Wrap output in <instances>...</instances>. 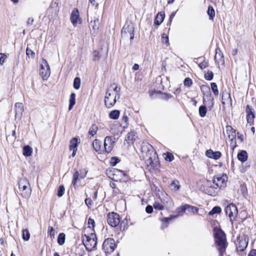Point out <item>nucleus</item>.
Wrapping results in <instances>:
<instances>
[{
	"instance_id": "nucleus-6",
	"label": "nucleus",
	"mask_w": 256,
	"mask_h": 256,
	"mask_svg": "<svg viewBox=\"0 0 256 256\" xmlns=\"http://www.w3.org/2000/svg\"><path fill=\"white\" fill-rule=\"evenodd\" d=\"M50 74V67L48 62L42 60L40 69V75L44 80H46Z\"/></svg>"
},
{
	"instance_id": "nucleus-11",
	"label": "nucleus",
	"mask_w": 256,
	"mask_h": 256,
	"mask_svg": "<svg viewBox=\"0 0 256 256\" xmlns=\"http://www.w3.org/2000/svg\"><path fill=\"white\" fill-rule=\"evenodd\" d=\"M15 110V120H20L22 118V112L24 111V108L22 103L16 102L14 105Z\"/></svg>"
},
{
	"instance_id": "nucleus-9",
	"label": "nucleus",
	"mask_w": 256,
	"mask_h": 256,
	"mask_svg": "<svg viewBox=\"0 0 256 256\" xmlns=\"http://www.w3.org/2000/svg\"><path fill=\"white\" fill-rule=\"evenodd\" d=\"M115 138L112 136H107L104 140V148L105 152L110 153L112 150L115 143Z\"/></svg>"
},
{
	"instance_id": "nucleus-60",
	"label": "nucleus",
	"mask_w": 256,
	"mask_h": 256,
	"mask_svg": "<svg viewBox=\"0 0 256 256\" xmlns=\"http://www.w3.org/2000/svg\"><path fill=\"white\" fill-rule=\"evenodd\" d=\"M174 158L173 154L170 152H167L166 160L168 162H172Z\"/></svg>"
},
{
	"instance_id": "nucleus-32",
	"label": "nucleus",
	"mask_w": 256,
	"mask_h": 256,
	"mask_svg": "<svg viewBox=\"0 0 256 256\" xmlns=\"http://www.w3.org/2000/svg\"><path fill=\"white\" fill-rule=\"evenodd\" d=\"M120 112L118 110H113L109 114V117L112 120H117L120 116Z\"/></svg>"
},
{
	"instance_id": "nucleus-48",
	"label": "nucleus",
	"mask_w": 256,
	"mask_h": 256,
	"mask_svg": "<svg viewBox=\"0 0 256 256\" xmlns=\"http://www.w3.org/2000/svg\"><path fill=\"white\" fill-rule=\"evenodd\" d=\"M30 234L28 230H22V238L24 240H29Z\"/></svg>"
},
{
	"instance_id": "nucleus-24",
	"label": "nucleus",
	"mask_w": 256,
	"mask_h": 256,
	"mask_svg": "<svg viewBox=\"0 0 256 256\" xmlns=\"http://www.w3.org/2000/svg\"><path fill=\"white\" fill-rule=\"evenodd\" d=\"M226 133L229 138H234L236 137V130L232 126L228 125L226 127Z\"/></svg>"
},
{
	"instance_id": "nucleus-37",
	"label": "nucleus",
	"mask_w": 256,
	"mask_h": 256,
	"mask_svg": "<svg viewBox=\"0 0 256 256\" xmlns=\"http://www.w3.org/2000/svg\"><path fill=\"white\" fill-rule=\"evenodd\" d=\"M222 209L218 206H214L212 210L208 212V215L213 216L214 214H218L220 213Z\"/></svg>"
},
{
	"instance_id": "nucleus-39",
	"label": "nucleus",
	"mask_w": 256,
	"mask_h": 256,
	"mask_svg": "<svg viewBox=\"0 0 256 256\" xmlns=\"http://www.w3.org/2000/svg\"><path fill=\"white\" fill-rule=\"evenodd\" d=\"M74 88L76 90H78L80 86V79L78 77H76L74 80Z\"/></svg>"
},
{
	"instance_id": "nucleus-46",
	"label": "nucleus",
	"mask_w": 256,
	"mask_h": 256,
	"mask_svg": "<svg viewBox=\"0 0 256 256\" xmlns=\"http://www.w3.org/2000/svg\"><path fill=\"white\" fill-rule=\"evenodd\" d=\"M64 190H65V189H64V186H62V185L58 187V194H57L58 196V197H62L64 194Z\"/></svg>"
},
{
	"instance_id": "nucleus-55",
	"label": "nucleus",
	"mask_w": 256,
	"mask_h": 256,
	"mask_svg": "<svg viewBox=\"0 0 256 256\" xmlns=\"http://www.w3.org/2000/svg\"><path fill=\"white\" fill-rule=\"evenodd\" d=\"M122 120L125 122V126H124V128L128 127V118L126 115V112L124 113V114L122 116Z\"/></svg>"
},
{
	"instance_id": "nucleus-18",
	"label": "nucleus",
	"mask_w": 256,
	"mask_h": 256,
	"mask_svg": "<svg viewBox=\"0 0 256 256\" xmlns=\"http://www.w3.org/2000/svg\"><path fill=\"white\" fill-rule=\"evenodd\" d=\"M141 150L142 153H146V156H148L149 154L150 155L153 154L154 156L156 154V152L153 150L152 146L148 144H144L141 148Z\"/></svg>"
},
{
	"instance_id": "nucleus-42",
	"label": "nucleus",
	"mask_w": 256,
	"mask_h": 256,
	"mask_svg": "<svg viewBox=\"0 0 256 256\" xmlns=\"http://www.w3.org/2000/svg\"><path fill=\"white\" fill-rule=\"evenodd\" d=\"M193 84L192 80L190 78H186L184 79V84L185 86L190 87Z\"/></svg>"
},
{
	"instance_id": "nucleus-3",
	"label": "nucleus",
	"mask_w": 256,
	"mask_h": 256,
	"mask_svg": "<svg viewBox=\"0 0 256 256\" xmlns=\"http://www.w3.org/2000/svg\"><path fill=\"white\" fill-rule=\"evenodd\" d=\"M200 190L210 196H214L217 194V187L211 182L206 180L200 187Z\"/></svg>"
},
{
	"instance_id": "nucleus-21",
	"label": "nucleus",
	"mask_w": 256,
	"mask_h": 256,
	"mask_svg": "<svg viewBox=\"0 0 256 256\" xmlns=\"http://www.w3.org/2000/svg\"><path fill=\"white\" fill-rule=\"evenodd\" d=\"M206 156L214 160L218 159L222 156L221 152L219 151L214 152L212 150H207L206 153Z\"/></svg>"
},
{
	"instance_id": "nucleus-13",
	"label": "nucleus",
	"mask_w": 256,
	"mask_h": 256,
	"mask_svg": "<svg viewBox=\"0 0 256 256\" xmlns=\"http://www.w3.org/2000/svg\"><path fill=\"white\" fill-rule=\"evenodd\" d=\"M214 244L219 252V256H223L228 245V241H215Z\"/></svg>"
},
{
	"instance_id": "nucleus-20",
	"label": "nucleus",
	"mask_w": 256,
	"mask_h": 256,
	"mask_svg": "<svg viewBox=\"0 0 256 256\" xmlns=\"http://www.w3.org/2000/svg\"><path fill=\"white\" fill-rule=\"evenodd\" d=\"M87 250L91 252L96 248L98 241H82Z\"/></svg>"
},
{
	"instance_id": "nucleus-2",
	"label": "nucleus",
	"mask_w": 256,
	"mask_h": 256,
	"mask_svg": "<svg viewBox=\"0 0 256 256\" xmlns=\"http://www.w3.org/2000/svg\"><path fill=\"white\" fill-rule=\"evenodd\" d=\"M18 188L20 194L22 197L28 198L31 192L28 180L25 178H21L18 181Z\"/></svg>"
},
{
	"instance_id": "nucleus-30",
	"label": "nucleus",
	"mask_w": 256,
	"mask_h": 256,
	"mask_svg": "<svg viewBox=\"0 0 256 256\" xmlns=\"http://www.w3.org/2000/svg\"><path fill=\"white\" fill-rule=\"evenodd\" d=\"M172 218V217H167L161 218V228L164 230L168 226L169 222Z\"/></svg>"
},
{
	"instance_id": "nucleus-33",
	"label": "nucleus",
	"mask_w": 256,
	"mask_h": 256,
	"mask_svg": "<svg viewBox=\"0 0 256 256\" xmlns=\"http://www.w3.org/2000/svg\"><path fill=\"white\" fill-rule=\"evenodd\" d=\"M78 139L76 138H72L70 140V150H72V149H77L78 144Z\"/></svg>"
},
{
	"instance_id": "nucleus-17",
	"label": "nucleus",
	"mask_w": 256,
	"mask_h": 256,
	"mask_svg": "<svg viewBox=\"0 0 256 256\" xmlns=\"http://www.w3.org/2000/svg\"><path fill=\"white\" fill-rule=\"evenodd\" d=\"M215 62L216 64L220 66V65H224V59L222 52L219 48H217L216 50V54L214 56Z\"/></svg>"
},
{
	"instance_id": "nucleus-36",
	"label": "nucleus",
	"mask_w": 256,
	"mask_h": 256,
	"mask_svg": "<svg viewBox=\"0 0 256 256\" xmlns=\"http://www.w3.org/2000/svg\"><path fill=\"white\" fill-rule=\"evenodd\" d=\"M98 130V126L95 124H92L89 129L88 134L91 135L92 136H94L96 134Z\"/></svg>"
},
{
	"instance_id": "nucleus-15",
	"label": "nucleus",
	"mask_w": 256,
	"mask_h": 256,
	"mask_svg": "<svg viewBox=\"0 0 256 256\" xmlns=\"http://www.w3.org/2000/svg\"><path fill=\"white\" fill-rule=\"evenodd\" d=\"M116 246L114 241H104L102 248L106 252L112 253L114 250Z\"/></svg>"
},
{
	"instance_id": "nucleus-45",
	"label": "nucleus",
	"mask_w": 256,
	"mask_h": 256,
	"mask_svg": "<svg viewBox=\"0 0 256 256\" xmlns=\"http://www.w3.org/2000/svg\"><path fill=\"white\" fill-rule=\"evenodd\" d=\"M48 232L50 234V238L51 239L54 238V236L56 234V232L52 227L49 226Z\"/></svg>"
},
{
	"instance_id": "nucleus-56",
	"label": "nucleus",
	"mask_w": 256,
	"mask_h": 256,
	"mask_svg": "<svg viewBox=\"0 0 256 256\" xmlns=\"http://www.w3.org/2000/svg\"><path fill=\"white\" fill-rule=\"evenodd\" d=\"M227 96V98L225 99V102L226 103L230 104V106H232V100L230 96V93H226L224 94V96Z\"/></svg>"
},
{
	"instance_id": "nucleus-52",
	"label": "nucleus",
	"mask_w": 256,
	"mask_h": 256,
	"mask_svg": "<svg viewBox=\"0 0 256 256\" xmlns=\"http://www.w3.org/2000/svg\"><path fill=\"white\" fill-rule=\"evenodd\" d=\"M171 186L176 190H178L180 187L179 182L177 180H173L171 183Z\"/></svg>"
},
{
	"instance_id": "nucleus-57",
	"label": "nucleus",
	"mask_w": 256,
	"mask_h": 256,
	"mask_svg": "<svg viewBox=\"0 0 256 256\" xmlns=\"http://www.w3.org/2000/svg\"><path fill=\"white\" fill-rule=\"evenodd\" d=\"M255 117L254 114H252L250 116H246V119L248 121V123L251 124L254 122V119Z\"/></svg>"
},
{
	"instance_id": "nucleus-54",
	"label": "nucleus",
	"mask_w": 256,
	"mask_h": 256,
	"mask_svg": "<svg viewBox=\"0 0 256 256\" xmlns=\"http://www.w3.org/2000/svg\"><path fill=\"white\" fill-rule=\"evenodd\" d=\"M154 207L155 209L162 210L164 208V206L159 202H156L154 204Z\"/></svg>"
},
{
	"instance_id": "nucleus-23",
	"label": "nucleus",
	"mask_w": 256,
	"mask_h": 256,
	"mask_svg": "<svg viewBox=\"0 0 256 256\" xmlns=\"http://www.w3.org/2000/svg\"><path fill=\"white\" fill-rule=\"evenodd\" d=\"M165 17V14L164 12H158L155 18L154 23L157 26H159L163 22Z\"/></svg>"
},
{
	"instance_id": "nucleus-53",
	"label": "nucleus",
	"mask_w": 256,
	"mask_h": 256,
	"mask_svg": "<svg viewBox=\"0 0 256 256\" xmlns=\"http://www.w3.org/2000/svg\"><path fill=\"white\" fill-rule=\"evenodd\" d=\"M230 140V146L232 148V150H234L237 146L236 141V137L234 138H229Z\"/></svg>"
},
{
	"instance_id": "nucleus-61",
	"label": "nucleus",
	"mask_w": 256,
	"mask_h": 256,
	"mask_svg": "<svg viewBox=\"0 0 256 256\" xmlns=\"http://www.w3.org/2000/svg\"><path fill=\"white\" fill-rule=\"evenodd\" d=\"M99 22V20H98V19L97 18L96 20H94V22H91V24H94V25H92V29L95 31L96 30H98V26L96 24V23H98Z\"/></svg>"
},
{
	"instance_id": "nucleus-29",
	"label": "nucleus",
	"mask_w": 256,
	"mask_h": 256,
	"mask_svg": "<svg viewBox=\"0 0 256 256\" xmlns=\"http://www.w3.org/2000/svg\"><path fill=\"white\" fill-rule=\"evenodd\" d=\"M76 95L74 93L72 92L70 94V100H69V106L68 110H70L74 107L76 104Z\"/></svg>"
},
{
	"instance_id": "nucleus-25",
	"label": "nucleus",
	"mask_w": 256,
	"mask_h": 256,
	"mask_svg": "<svg viewBox=\"0 0 256 256\" xmlns=\"http://www.w3.org/2000/svg\"><path fill=\"white\" fill-rule=\"evenodd\" d=\"M238 158L242 162H244L248 160V154L246 150H242L238 154Z\"/></svg>"
},
{
	"instance_id": "nucleus-16",
	"label": "nucleus",
	"mask_w": 256,
	"mask_h": 256,
	"mask_svg": "<svg viewBox=\"0 0 256 256\" xmlns=\"http://www.w3.org/2000/svg\"><path fill=\"white\" fill-rule=\"evenodd\" d=\"M70 20L74 26H76L79 21H80V13L77 8H74L70 14Z\"/></svg>"
},
{
	"instance_id": "nucleus-10",
	"label": "nucleus",
	"mask_w": 256,
	"mask_h": 256,
	"mask_svg": "<svg viewBox=\"0 0 256 256\" xmlns=\"http://www.w3.org/2000/svg\"><path fill=\"white\" fill-rule=\"evenodd\" d=\"M226 178V175H217L214 177L212 183L218 189V188H220L224 186Z\"/></svg>"
},
{
	"instance_id": "nucleus-1",
	"label": "nucleus",
	"mask_w": 256,
	"mask_h": 256,
	"mask_svg": "<svg viewBox=\"0 0 256 256\" xmlns=\"http://www.w3.org/2000/svg\"><path fill=\"white\" fill-rule=\"evenodd\" d=\"M120 88L116 86L113 88L111 86V88L108 89L106 94L104 98V104L108 108H110L113 106L118 100L120 96Z\"/></svg>"
},
{
	"instance_id": "nucleus-51",
	"label": "nucleus",
	"mask_w": 256,
	"mask_h": 256,
	"mask_svg": "<svg viewBox=\"0 0 256 256\" xmlns=\"http://www.w3.org/2000/svg\"><path fill=\"white\" fill-rule=\"evenodd\" d=\"M120 162V160L116 157H112L110 158V164L112 166H115Z\"/></svg>"
},
{
	"instance_id": "nucleus-8",
	"label": "nucleus",
	"mask_w": 256,
	"mask_h": 256,
	"mask_svg": "<svg viewBox=\"0 0 256 256\" xmlns=\"http://www.w3.org/2000/svg\"><path fill=\"white\" fill-rule=\"evenodd\" d=\"M225 212L226 215L228 216L230 221H232L237 216L238 210L234 204H230L226 207Z\"/></svg>"
},
{
	"instance_id": "nucleus-47",
	"label": "nucleus",
	"mask_w": 256,
	"mask_h": 256,
	"mask_svg": "<svg viewBox=\"0 0 256 256\" xmlns=\"http://www.w3.org/2000/svg\"><path fill=\"white\" fill-rule=\"evenodd\" d=\"M246 116L254 114V110H252V108L248 104L246 106Z\"/></svg>"
},
{
	"instance_id": "nucleus-62",
	"label": "nucleus",
	"mask_w": 256,
	"mask_h": 256,
	"mask_svg": "<svg viewBox=\"0 0 256 256\" xmlns=\"http://www.w3.org/2000/svg\"><path fill=\"white\" fill-rule=\"evenodd\" d=\"M208 62L204 60L198 64L199 67L201 69H204L208 67Z\"/></svg>"
},
{
	"instance_id": "nucleus-12",
	"label": "nucleus",
	"mask_w": 256,
	"mask_h": 256,
	"mask_svg": "<svg viewBox=\"0 0 256 256\" xmlns=\"http://www.w3.org/2000/svg\"><path fill=\"white\" fill-rule=\"evenodd\" d=\"M213 234L214 240H226V234L219 227H214Z\"/></svg>"
},
{
	"instance_id": "nucleus-27",
	"label": "nucleus",
	"mask_w": 256,
	"mask_h": 256,
	"mask_svg": "<svg viewBox=\"0 0 256 256\" xmlns=\"http://www.w3.org/2000/svg\"><path fill=\"white\" fill-rule=\"evenodd\" d=\"M204 96L208 100H210L211 102V104L209 106H208V108L210 110H211L214 106V98L212 97V94L210 92H208L206 94L204 93Z\"/></svg>"
},
{
	"instance_id": "nucleus-58",
	"label": "nucleus",
	"mask_w": 256,
	"mask_h": 256,
	"mask_svg": "<svg viewBox=\"0 0 256 256\" xmlns=\"http://www.w3.org/2000/svg\"><path fill=\"white\" fill-rule=\"evenodd\" d=\"M6 57L7 56L5 54L3 53H0V65H2L4 64Z\"/></svg>"
},
{
	"instance_id": "nucleus-4",
	"label": "nucleus",
	"mask_w": 256,
	"mask_h": 256,
	"mask_svg": "<svg viewBox=\"0 0 256 256\" xmlns=\"http://www.w3.org/2000/svg\"><path fill=\"white\" fill-rule=\"evenodd\" d=\"M88 229L90 232H88V230H86L84 232V234L82 236V240H97V238L96 235L94 232V230L92 229V228H94V226L95 222L94 220L89 218L88 219Z\"/></svg>"
},
{
	"instance_id": "nucleus-49",
	"label": "nucleus",
	"mask_w": 256,
	"mask_h": 256,
	"mask_svg": "<svg viewBox=\"0 0 256 256\" xmlns=\"http://www.w3.org/2000/svg\"><path fill=\"white\" fill-rule=\"evenodd\" d=\"M214 74L211 71H208L204 74V78L206 80H210L213 78Z\"/></svg>"
},
{
	"instance_id": "nucleus-40",
	"label": "nucleus",
	"mask_w": 256,
	"mask_h": 256,
	"mask_svg": "<svg viewBox=\"0 0 256 256\" xmlns=\"http://www.w3.org/2000/svg\"><path fill=\"white\" fill-rule=\"evenodd\" d=\"M128 224V220L126 218L120 223V230L123 231L125 230L127 228Z\"/></svg>"
},
{
	"instance_id": "nucleus-22",
	"label": "nucleus",
	"mask_w": 256,
	"mask_h": 256,
	"mask_svg": "<svg viewBox=\"0 0 256 256\" xmlns=\"http://www.w3.org/2000/svg\"><path fill=\"white\" fill-rule=\"evenodd\" d=\"M248 244V241H236V245L238 251L243 252Z\"/></svg>"
},
{
	"instance_id": "nucleus-44",
	"label": "nucleus",
	"mask_w": 256,
	"mask_h": 256,
	"mask_svg": "<svg viewBox=\"0 0 256 256\" xmlns=\"http://www.w3.org/2000/svg\"><path fill=\"white\" fill-rule=\"evenodd\" d=\"M26 54L29 58L30 57L32 58L35 56V52L31 49L29 48L28 47H27L26 49Z\"/></svg>"
},
{
	"instance_id": "nucleus-59",
	"label": "nucleus",
	"mask_w": 256,
	"mask_h": 256,
	"mask_svg": "<svg viewBox=\"0 0 256 256\" xmlns=\"http://www.w3.org/2000/svg\"><path fill=\"white\" fill-rule=\"evenodd\" d=\"M134 132H132L130 133H128L126 137V140L128 141H132L134 140H135L134 138Z\"/></svg>"
},
{
	"instance_id": "nucleus-64",
	"label": "nucleus",
	"mask_w": 256,
	"mask_h": 256,
	"mask_svg": "<svg viewBox=\"0 0 256 256\" xmlns=\"http://www.w3.org/2000/svg\"><path fill=\"white\" fill-rule=\"evenodd\" d=\"M162 41L164 43L167 44L168 42V38L165 34H162Z\"/></svg>"
},
{
	"instance_id": "nucleus-34",
	"label": "nucleus",
	"mask_w": 256,
	"mask_h": 256,
	"mask_svg": "<svg viewBox=\"0 0 256 256\" xmlns=\"http://www.w3.org/2000/svg\"><path fill=\"white\" fill-rule=\"evenodd\" d=\"M207 112V108L204 105L200 106L198 108V114L200 117L204 118L206 116Z\"/></svg>"
},
{
	"instance_id": "nucleus-50",
	"label": "nucleus",
	"mask_w": 256,
	"mask_h": 256,
	"mask_svg": "<svg viewBox=\"0 0 256 256\" xmlns=\"http://www.w3.org/2000/svg\"><path fill=\"white\" fill-rule=\"evenodd\" d=\"M200 90L202 92L203 94L208 92H210V88L208 86H206V85H202L200 86Z\"/></svg>"
},
{
	"instance_id": "nucleus-14",
	"label": "nucleus",
	"mask_w": 256,
	"mask_h": 256,
	"mask_svg": "<svg viewBox=\"0 0 256 256\" xmlns=\"http://www.w3.org/2000/svg\"><path fill=\"white\" fill-rule=\"evenodd\" d=\"M134 28L132 24L125 25L122 30V34L125 36L128 34L130 40L134 38Z\"/></svg>"
},
{
	"instance_id": "nucleus-41",
	"label": "nucleus",
	"mask_w": 256,
	"mask_h": 256,
	"mask_svg": "<svg viewBox=\"0 0 256 256\" xmlns=\"http://www.w3.org/2000/svg\"><path fill=\"white\" fill-rule=\"evenodd\" d=\"M210 85L212 91L214 92V94L216 96H218L219 94V92L218 89L216 84L215 82H212L211 83Z\"/></svg>"
},
{
	"instance_id": "nucleus-35",
	"label": "nucleus",
	"mask_w": 256,
	"mask_h": 256,
	"mask_svg": "<svg viewBox=\"0 0 256 256\" xmlns=\"http://www.w3.org/2000/svg\"><path fill=\"white\" fill-rule=\"evenodd\" d=\"M92 146L96 152H99L101 148L100 142L97 139L94 140L92 142Z\"/></svg>"
},
{
	"instance_id": "nucleus-7",
	"label": "nucleus",
	"mask_w": 256,
	"mask_h": 256,
	"mask_svg": "<svg viewBox=\"0 0 256 256\" xmlns=\"http://www.w3.org/2000/svg\"><path fill=\"white\" fill-rule=\"evenodd\" d=\"M107 217L108 223L112 227H116L120 223V216L116 212L109 213Z\"/></svg>"
},
{
	"instance_id": "nucleus-28",
	"label": "nucleus",
	"mask_w": 256,
	"mask_h": 256,
	"mask_svg": "<svg viewBox=\"0 0 256 256\" xmlns=\"http://www.w3.org/2000/svg\"><path fill=\"white\" fill-rule=\"evenodd\" d=\"M81 179H80V173L78 170H75V172L74 173L73 176H72V186L75 188H76L77 185V182L79 180H80Z\"/></svg>"
},
{
	"instance_id": "nucleus-43",
	"label": "nucleus",
	"mask_w": 256,
	"mask_h": 256,
	"mask_svg": "<svg viewBox=\"0 0 256 256\" xmlns=\"http://www.w3.org/2000/svg\"><path fill=\"white\" fill-rule=\"evenodd\" d=\"M100 58V54L99 51L94 50L92 54V60H98Z\"/></svg>"
},
{
	"instance_id": "nucleus-5",
	"label": "nucleus",
	"mask_w": 256,
	"mask_h": 256,
	"mask_svg": "<svg viewBox=\"0 0 256 256\" xmlns=\"http://www.w3.org/2000/svg\"><path fill=\"white\" fill-rule=\"evenodd\" d=\"M106 174L112 180L116 182L121 181L125 176V173L117 168H112L106 171Z\"/></svg>"
},
{
	"instance_id": "nucleus-19",
	"label": "nucleus",
	"mask_w": 256,
	"mask_h": 256,
	"mask_svg": "<svg viewBox=\"0 0 256 256\" xmlns=\"http://www.w3.org/2000/svg\"><path fill=\"white\" fill-rule=\"evenodd\" d=\"M59 12L58 4L55 2H52L48 10V12H51L52 16H56Z\"/></svg>"
},
{
	"instance_id": "nucleus-31",
	"label": "nucleus",
	"mask_w": 256,
	"mask_h": 256,
	"mask_svg": "<svg viewBox=\"0 0 256 256\" xmlns=\"http://www.w3.org/2000/svg\"><path fill=\"white\" fill-rule=\"evenodd\" d=\"M32 152V148L29 146H26L23 148V154L26 156H30Z\"/></svg>"
},
{
	"instance_id": "nucleus-63",
	"label": "nucleus",
	"mask_w": 256,
	"mask_h": 256,
	"mask_svg": "<svg viewBox=\"0 0 256 256\" xmlns=\"http://www.w3.org/2000/svg\"><path fill=\"white\" fill-rule=\"evenodd\" d=\"M146 211L148 214H151L153 211V208L150 205H148L146 208Z\"/></svg>"
},
{
	"instance_id": "nucleus-38",
	"label": "nucleus",
	"mask_w": 256,
	"mask_h": 256,
	"mask_svg": "<svg viewBox=\"0 0 256 256\" xmlns=\"http://www.w3.org/2000/svg\"><path fill=\"white\" fill-rule=\"evenodd\" d=\"M207 12L209 16L210 19L212 20L215 16V11L212 6H209L208 7Z\"/></svg>"
},
{
	"instance_id": "nucleus-26",
	"label": "nucleus",
	"mask_w": 256,
	"mask_h": 256,
	"mask_svg": "<svg viewBox=\"0 0 256 256\" xmlns=\"http://www.w3.org/2000/svg\"><path fill=\"white\" fill-rule=\"evenodd\" d=\"M182 210L184 212L186 210L192 212H198V208L196 206H191L188 204H185L182 207Z\"/></svg>"
}]
</instances>
